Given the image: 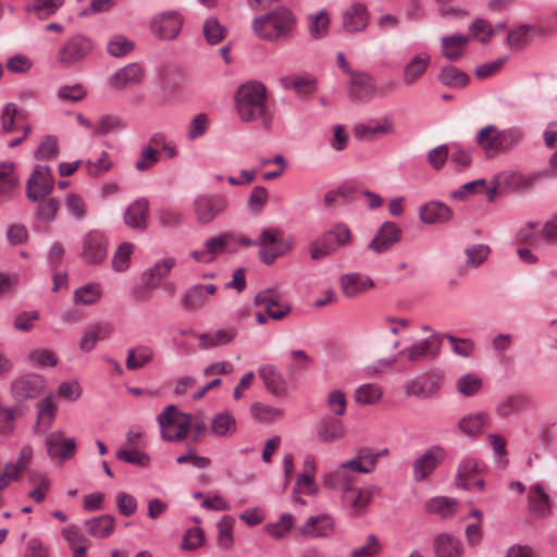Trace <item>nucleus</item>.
Returning <instances> with one entry per match:
<instances>
[{
    "instance_id": "obj_37",
    "label": "nucleus",
    "mask_w": 557,
    "mask_h": 557,
    "mask_svg": "<svg viewBox=\"0 0 557 557\" xmlns=\"http://www.w3.org/2000/svg\"><path fill=\"white\" fill-rule=\"evenodd\" d=\"M211 432L218 437L228 438L237 431V422L228 411H222L212 417Z\"/></svg>"
},
{
    "instance_id": "obj_45",
    "label": "nucleus",
    "mask_w": 557,
    "mask_h": 557,
    "mask_svg": "<svg viewBox=\"0 0 557 557\" xmlns=\"http://www.w3.org/2000/svg\"><path fill=\"white\" fill-rule=\"evenodd\" d=\"M344 435V425L338 420H323L318 431V437L323 443H331L341 440Z\"/></svg>"
},
{
    "instance_id": "obj_23",
    "label": "nucleus",
    "mask_w": 557,
    "mask_h": 557,
    "mask_svg": "<svg viewBox=\"0 0 557 557\" xmlns=\"http://www.w3.org/2000/svg\"><path fill=\"white\" fill-rule=\"evenodd\" d=\"M401 230L394 222L382 224L373 239L369 244V249L374 252H383L400 239Z\"/></svg>"
},
{
    "instance_id": "obj_38",
    "label": "nucleus",
    "mask_w": 557,
    "mask_h": 557,
    "mask_svg": "<svg viewBox=\"0 0 557 557\" xmlns=\"http://www.w3.org/2000/svg\"><path fill=\"white\" fill-rule=\"evenodd\" d=\"M438 82L447 88H463L469 84V75L454 65H445L438 73Z\"/></svg>"
},
{
    "instance_id": "obj_40",
    "label": "nucleus",
    "mask_w": 557,
    "mask_h": 557,
    "mask_svg": "<svg viewBox=\"0 0 557 557\" xmlns=\"http://www.w3.org/2000/svg\"><path fill=\"white\" fill-rule=\"evenodd\" d=\"M153 349L146 345L129 348L127 350L126 368L128 370H138L153 360Z\"/></svg>"
},
{
    "instance_id": "obj_51",
    "label": "nucleus",
    "mask_w": 557,
    "mask_h": 557,
    "mask_svg": "<svg viewBox=\"0 0 557 557\" xmlns=\"http://www.w3.org/2000/svg\"><path fill=\"white\" fill-rule=\"evenodd\" d=\"M482 384L480 376L468 373L457 380L456 388L463 396H473L481 389Z\"/></svg>"
},
{
    "instance_id": "obj_31",
    "label": "nucleus",
    "mask_w": 557,
    "mask_h": 557,
    "mask_svg": "<svg viewBox=\"0 0 557 557\" xmlns=\"http://www.w3.org/2000/svg\"><path fill=\"white\" fill-rule=\"evenodd\" d=\"M343 293L347 297H356L361 293L371 289L374 286L373 281L360 273H349L341 277Z\"/></svg>"
},
{
    "instance_id": "obj_63",
    "label": "nucleus",
    "mask_w": 557,
    "mask_h": 557,
    "mask_svg": "<svg viewBox=\"0 0 557 557\" xmlns=\"http://www.w3.org/2000/svg\"><path fill=\"white\" fill-rule=\"evenodd\" d=\"M465 253L467 256V264L478 267L486 260L490 253V247L483 244L473 245L468 247Z\"/></svg>"
},
{
    "instance_id": "obj_26",
    "label": "nucleus",
    "mask_w": 557,
    "mask_h": 557,
    "mask_svg": "<svg viewBox=\"0 0 557 557\" xmlns=\"http://www.w3.org/2000/svg\"><path fill=\"white\" fill-rule=\"evenodd\" d=\"M441 342L435 335H431L421 343L408 347L400 351V355L407 354V359L411 362H419L426 358H435L440 351Z\"/></svg>"
},
{
    "instance_id": "obj_24",
    "label": "nucleus",
    "mask_w": 557,
    "mask_h": 557,
    "mask_svg": "<svg viewBox=\"0 0 557 557\" xmlns=\"http://www.w3.org/2000/svg\"><path fill=\"white\" fill-rule=\"evenodd\" d=\"M236 336L237 330L234 326L209 331L198 335V347L201 350L212 349L231 343Z\"/></svg>"
},
{
    "instance_id": "obj_64",
    "label": "nucleus",
    "mask_w": 557,
    "mask_h": 557,
    "mask_svg": "<svg viewBox=\"0 0 557 557\" xmlns=\"http://www.w3.org/2000/svg\"><path fill=\"white\" fill-rule=\"evenodd\" d=\"M208 128V116L205 113H198L188 125L187 137L189 140H195L205 135Z\"/></svg>"
},
{
    "instance_id": "obj_50",
    "label": "nucleus",
    "mask_w": 557,
    "mask_h": 557,
    "mask_svg": "<svg viewBox=\"0 0 557 557\" xmlns=\"http://www.w3.org/2000/svg\"><path fill=\"white\" fill-rule=\"evenodd\" d=\"M330 18L325 11L309 16V33L312 38L321 39L327 34Z\"/></svg>"
},
{
    "instance_id": "obj_25",
    "label": "nucleus",
    "mask_w": 557,
    "mask_h": 557,
    "mask_svg": "<svg viewBox=\"0 0 557 557\" xmlns=\"http://www.w3.org/2000/svg\"><path fill=\"white\" fill-rule=\"evenodd\" d=\"M369 14L366 5L354 3L343 13V27L347 33L362 32L368 26Z\"/></svg>"
},
{
    "instance_id": "obj_19",
    "label": "nucleus",
    "mask_w": 557,
    "mask_h": 557,
    "mask_svg": "<svg viewBox=\"0 0 557 557\" xmlns=\"http://www.w3.org/2000/svg\"><path fill=\"white\" fill-rule=\"evenodd\" d=\"M47 453L50 458L59 459L60 462L74 457L76 442L74 438H64L60 433H51L46 437Z\"/></svg>"
},
{
    "instance_id": "obj_9",
    "label": "nucleus",
    "mask_w": 557,
    "mask_h": 557,
    "mask_svg": "<svg viewBox=\"0 0 557 557\" xmlns=\"http://www.w3.org/2000/svg\"><path fill=\"white\" fill-rule=\"evenodd\" d=\"M108 253V240L101 231L92 230L82 238L81 257L87 264L101 263Z\"/></svg>"
},
{
    "instance_id": "obj_59",
    "label": "nucleus",
    "mask_w": 557,
    "mask_h": 557,
    "mask_svg": "<svg viewBox=\"0 0 557 557\" xmlns=\"http://www.w3.org/2000/svg\"><path fill=\"white\" fill-rule=\"evenodd\" d=\"M115 456L121 461L139 467H147L150 461V457L146 453L136 449H120Z\"/></svg>"
},
{
    "instance_id": "obj_41",
    "label": "nucleus",
    "mask_w": 557,
    "mask_h": 557,
    "mask_svg": "<svg viewBox=\"0 0 557 557\" xmlns=\"http://www.w3.org/2000/svg\"><path fill=\"white\" fill-rule=\"evenodd\" d=\"M488 424L487 413L480 411L465 416L458 422L459 430L466 435H475Z\"/></svg>"
},
{
    "instance_id": "obj_42",
    "label": "nucleus",
    "mask_w": 557,
    "mask_h": 557,
    "mask_svg": "<svg viewBox=\"0 0 557 557\" xmlns=\"http://www.w3.org/2000/svg\"><path fill=\"white\" fill-rule=\"evenodd\" d=\"M457 500L445 496H436L425 503L428 513H436L442 518L451 517L457 510Z\"/></svg>"
},
{
    "instance_id": "obj_22",
    "label": "nucleus",
    "mask_w": 557,
    "mask_h": 557,
    "mask_svg": "<svg viewBox=\"0 0 557 557\" xmlns=\"http://www.w3.org/2000/svg\"><path fill=\"white\" fill-rule=\"evenodd\" d=\"M258 373L269 393L276 397L286 396L287 382L275 366L263 364L258 369Z\"/></svg>"
},
{
    "instance_id": "obj_1",
    "label": "nucleus",
    "mask_w": 557,
    "mask_h": 557,
    "mask_svg": "<svg viewBox=\"0 0 557 557\" xmlns=\"http://www.w3.org/2000/svg\"><path fill=\"white\" fill-rule=\"evenodd\" d=\"M235 100L238 116L243 122H257L263 129L270 131L273 112L268 104L264 84L256 81L243 84L236 92Z\"/></svg>"
},
{
    "instance_id": "obj_14",
    "label": "nucleus",
    "mask_w": 557,
    "mask_h": 557,
    "mask_svg": "<svg viewBox=\"0 0 557 557\" xmlns=\"http://www.w3.org/2000/svg\"><path fill=\"white\" fill-rule=\"evenodd\" d=\"M379 487L371 486L368 488L351 487L342 494L343 505L349 510L352 517L362 516L369 506L372 496L379 493Z\"/></svg>"
},
{
    "instance_id": "obj_46",
    "label": "nucleus",
    "mask_w": 557,
    "mask_h": 557,
    "mask_svg": "<svg viewBox=\"0 0 557 557\" xmlns=\"http://www.w3.org/2000/svg\"><path fill=\"white\" fill-rule=\"evenodd\" d=\"M218 546L222 550H231L234 546V537H233V518L230 516H224L218 522Z\"/></svg>"
},
{
    "instance_id": "obj_58",
    "label": "nucleus",
    "mask_w": 557,
    "mask_h": 557,
    "mask_svg": "<svg viewBox=\"0 0 557 557\" xmlns=\"http://www.w3.org/2000/svg\"><path fill=\"white\" fill-rule=\"evenodd\" d=\"M225 28L216 18H208L203 25V34L210 45L219 44L225 36Z\"/></svg>"
},
{
    "instance_id": "obj_3",
    "label": "nucleus",
    "mask_w": 557,
    "mask_h": 557,
    "mask_svg": "<svg viewBox=\"0 0 557 557\" xmlns=\"http://www.w3.org/2000/svg\"><path fill=\"white\" fill-rule=\"evenodd\" d=\"M522 138L523 134L518 128L499 129L497 126L490 124L478 132L475 143L485 158L492 159L517 147Z\"/></svg>"
},
{
    "instance_id": "obj_52",
    "label": "nucleus",
    "mask_w": 557,
    "mask_h": 557,
    "mask_svg": "<svg viewBox=\"0 0 557 557\" xmlns=\"http://www.w3.org/2000/svg\"><path fill=\"white\" fill-rule=\"evenodd\" d=\"M134 49V42L123 35H114L108 41L107 50L114 58L128 54Z\"/></svg>"
},
{
    "instance_id": "obj_17",
    "label": "nucleus",
    "mask_w": 557,
    "mask_h": 557,
    "mask_svg": "<svg viewBox=\"0 0 557 557\" xmlns=\"http://www.w3.org/2000/svg\"><path fill=\"white\" fill-rule=\"evenodd\" d=\"M335 531V521L327 513L310 516L306 522L297 529V533L304 537H329Z\"/></svg>"
},
{
    "instance_id": "obj_39",
    "label": "nucleus",
    "mask_w": 557,
    "mask_h": 557,
    "mask_svg": "<svg viewBox=\"0 0 557 557\" xmlns=\"http://www.w3.org/2000/svg\"><path fill=\"white\" fill-rule=\"evenodd\" d=\"M434 550L436 557H459L462 552V545L457 537L443 533L435 537Z\"/></svg>"
},
{
    "instance_id": "obj_32",
    "label": "nucleus",
    "mask_w": 557,
    "mask_h": 557,
    "mask_svg": "<svg viewBox=\"0 0 557 557\" xmlns=\"http://www.w3.org/2000/svg\"><path fill=\"white\" fill-rule=\"evenodd\" d=\"M143 76L144 72L140 65L137 63H129L116 71L110 78L109 83L114 89H123L127 85L140 83Z\"/></svg>"
},
{
    "instance_id": "obj_20",
    "label": "nucleus",
    "mask_w": 557,
    "mask_h": 557,
    "mask_svg": "<svg viewBox=\"0 0 557 557\" xmlns=\"http://www.w3.org/2000/svg\"><path fill=\"white\" fill-rule=\"evenodd\" d=\"M182 28V18L176 12L162 13L151 22V30L161 39L175 38Z\"/></svg>"
},
{
    "instance_id": "obj_48",
    "label": "nucleus",
    "mask_w": 557,
    "mask_h": 557,
    "mask_svg": "<svg viewBox=\"0 0 557 557\" xmlns=\"http://www.w3.org/2000/svg\"><path fill=\"white\" fill-rule=\"evenodd\" d=\"M383 392L375 384H363L356 389L355 400L361 405H374L382 398Z\"/></svg>"
},
{
    "instance_id": "obj_55",
    "label": "nucleus",
    "mask_w": 557,
    "mask_h": 557,
    "mask_svg": "<svg viewBox=\"0 0 557 557\" xmlns=\"http://www.w3.org/2000/svg\"><path fill=\"white\" fill-rule=\"evenodd\" d=\"M352 200V191L346 187H338L324 195L323 202L326 208L334 205L344 206Z\"/></svg>"
},
{
    "instance_id": "obj_10",
    "label": "nucleus",
    "mask_w": 557,
    "mask_h": 557,
    "mask_svg": "<svg viewBox=\"0 0 557 557\" xmlns=\"http://www.w3.org/2000/svg\"><path fill=\"white\" fill-rule=\"evenodd\" d=\"M53 189V177L48 165H36L26 185V196L30 201L42 200Z\"/></svg>"
},
{
    "instance_id": "obj_2",
    "label": "nucleus",
    "mask_w": 557,
    "mask_h": 557,
    "mask_svg": "<svg viewBox=\"0 0 557 557\" xmlns=\"http://www.w3.org/2000/svg\"><path fill=\"white\" fill-rule=\"evenodd\" d=\"M296 24V16L290 10L277 7L261 16L255 17L251 28L253 34L261 40L283 42L293 36Z\"/></svg>"
},
{
    "instance_id": "obj_54",
    "label": "nucleus",
    "mask_w": 557,
    "mask_h": 557,
    "mask_svg": "<svg viewBox=\"0 0 557 557\" xmlns=\"http://www.w3.org/2000/svg\"><path fill=\"white\" fill-rule=\"evenodd\" d=\"M250 412L258 421H272L283 416V410L269 405L255 403L251 405Z\"/></svg>"
},
{
    "instance_id": "obj_28",
    "label": "nucleus",
    "mask_w": 557,
    "mask_h": 557,
    "mask_svg": "<svg viewBox=\"0 0 557 557\" xmlns=\"http://www.w3.org/2000/svg\"><path fill=\"white\" fill-rule=\"evenodd\" d=\"M216 292V287L213 284L209 285H195L186 290L182 298V306L185 310L191 311L205 306L208 297Z\"/></svg>"
},
{
    "instance_id": "obj_36",
    "label": "nucleus",
    "mask_w": 557,
    "mask_h": 557,
    "mask_svg": "<svg viewBox=\"0 0 557 557\" xmlns=\"http://www.w3.org/2000/svg\"><path fill=\"white\" fill-rule=\"evenodd\" d=\"M530 407V398L524 394H515L503 399L496 407L495 412L500 418H507L527 410Z\"/></svg>"
},
{
    "instance_id": "obj_34",
    "label": "nucleus",
    "mask_w": 557,
    "mask_h": 557,
    "mask_svg": "<svg viewBox=\"0 0 557 557\" xmlns=\"http://www.w3.org/2000/svg\"><path fill=\"white\" fill-rule=\"evenodd\" d=\"M442 53L449 61H457L465 54L466 46L469 42V36L455 34L444 36L441 39Z\"/></svg>"
},
{
    "instance_id": "obj_7",
    "label": "nucleus",
    "mask_w": 557,
    "mask_h": 557,
    "mask_svg": "<svg viewBox=\"0 0 557 557\" xmlns=\"http://www.w3.org/2000/svg\"><path fill=\"white\" fill-rule=\"evenodd\" d=\"M94 48L92 41L81 34L72 36L57 53L59 63L70 66L87 57Z\"/></svg>"
},
{
    "instance_id": "obj_6",
    "label": "nucleus",
    "mask_w": 557,
    "mask_h": 557,
    "mask_svg": "<svg viewBox=\"0 0 557 557\" xmlns=\"http://www.w3.org/2000/svg\"><path fill=\"white\" fill-rule=\"evenodd\" d=\"M253 306L264 310L272 320H283L292 311L290 304L284 295L275 287H270L257 293L252 300Z\"/></svg>"
},
{
    "instance_id": "obj_13",
    "label": "nucleus",
    "mask_w": 557,
    "mask_h": 557,
    "mask_svg": "<svg viewBox=\"0 0 557 557\" xmlns=\"http://www.w3.org/2000/svg\"><path fill=\"white\" fill-rule=\"evenodd\" d=\"M45 379L39 374H26L11 384L12 397L17 403L37 397L45 388Z\"/></svg>"
},
{
    "instance_id": "obj_11",
    "label": "nucleus",
    "mask_w": 557,
    "mask_h": 557,
    "mask_svg": "<svg viewBox=\"0 0 557 557\" xmlns=\"http://www.w3.org/2000/svg\"><path fill=\"white\" fill-rule=\"evenodd\" d=\"M348 97L354 102H368L376 95L373 77L367 72H355L349 76Z\"/></svg>"
},
{
    "instance_id": "obj_18",
    "label": "nucleus",
    "mask_w": 557,
    "mask_h": 557,
    "mask_svg": "<svg viewBox=\"0 0 557 557\" xmlns=\"http://www.w3.org/2000/svg\"><path fill=\"white\" fill-rule=\"evenodd\" d=\"M493 187L487 191L492 197L498 188H508L511 190L527 189L534 185L535 177L529 174H522L513 171H505L493 177Z\"/></svg>"
},
{
    "instance_id": "obj_61",
    "label": "nucleus",
    "mask_w": 557,
    "mask_h": 557,
    "mask_svg": "<svg viewBox=\"0 0 557 557\" xmlns=\"http://www.w3.org/2000/svg\"><path fill=\"white\" fill-rule=\"evenodd\" d=\"M203 531L200 528H190L184 534L181 548L189 552L196 550L203 544Z\"/></svg>"
},
{
    "instance_id": "obj_15",
    "label": "nucleus",
    "mask_w": 557,
    "mask_h": 557,
    "mask_svg": "<svg viewBox=\"0 0 557 557\" xmlns=\"http://www.w3.org/2000/svg\"><path fill=\"white\" fill-rule=\"evenodd\" d=\"M395 133L394 122L389 116L381 120H371L368 123H358L354 126V136L358 140L373 141L381 136Z\"/></svg>"
},
{
    "instance_id": "obj_35",
    "label": "nucleus",
    "mask_w": 557,
    "mask_h": 557,
    "mask_svg": "<svg viewBox=\"0 0 557 557\" xmlns=\"http://www.w3.org/2000/svg\"><path fill=\"white\" fill-rule=\"evenodd\" d=\"M84 525L86 532L92 537L106 539L113 533L115 519L112 515H101L86 520Z\"/></svg>"
},
{
    "instance_id": "obj_57",
    "label": "nucleus",
    "mask_w": 557,
    "mask_h": 557,
    "mask_svg": "<svg viewBox=\"0 0 557 557\" xmlns=\"http://www.w3.org/2000/svg\"><path fill=\"white\" fill-rule=\"evenodd\" d=\"M294 525V517L290 513H283L280 521L268 524L267 532L274 539H282Z\"/></svg>"
},
{
    "instance_id": "obj_27",
    "label": "nucleus",
    "mask_w": 557,
    "mask_h": 557,
    "mask_svg": "<svg viewBox=\"0 0 557 557\" xmlns=\"http://www.w3.org/2000/svg\"><path fill=\"white\" fill-rule=\"evenodd\" d=\"M149 202L146 198L135 200L124 213V222L134 230L144 231L147 228Z\"/></svg>"
},
{
    "instance_id": "obj_60",
    "label": "nucleus",
    "mask_w": 557,
    "mask_h": 557,
    "mask_svg": "<svg viewBox=\"0 0 557 557\" xmlns=\"http://www.w3.org/2000/svg\"><path fill=\"white\" fill-rule=\"evenodd\" d=\"M473 37L478 38L481 42L486 44L494 36V28L486 20L476 18L469 27Z\"/></svg>"
},
{
    "instance_id": "obj_56",
    "label": "nucleus",
    "mask_w": 557,
    "mask_h": 557,
    "mask_svg": "<svg viewBox=\"0 0 557 557\" xmlns=\"http://www.w3.org/2000/svg\"><path fill=\"white\" fill-rule=\"evenodd\" d=\"M58 152L59 146L57 137L48 135L42 139L35 151V158L38 160H49L55 158Z\"/></svg>"
},
{
    "instance_id": "obj_44",
    "label": "nucleus",
    "mask_w": 557,
    "mask_h": 557,
    "mask_svg": "<svg viewBox=\"0 0 557 557\" xmlns=\"http://www.w3.org/2000/svg\"><path fill=\"white\" fill-rule=\"evenodd\" d=\"M481 467L482 465L476 459L465 458L458 467L456 484L465 490H470L471 476L472 474L479 473Z\"/></svg>"
},
{
    "instance_id": "obj_12",
    "label": "nucleus",
    "mask_w": 557,
    "mask_h": 557,
    "mask_svg": "<svg viewBox=\"0 0 557 557\" xmlns=\"http://www.w3.org/2000/svg\"><path fill=\"white\" fill-rule=\"evenodd\" d=\"M446 458V450L438 445L431 446L414 459L412 468L416 481L426 479Z\"/></svg>"
},
{
    "instance_id": "obj_49",
    "label": "nucleus",
    "mask_w": 557,
    "mask_h": 557,
    "mask_svg": "<svg viewBox=\"0 0 557 557\" xmlns=\"http://www.w3.org/2000/svg\"><path fill=\"white\" fill-rule=\"evenodd\" d=\"M63 2L64 0H34L28 10L34 13L37 18L45 20L53 15Z\"/></svg>"
},
{
    "instance_id": "obj_30",
    "label": "nucleus",
    "mask_w": 557,
    "mask_h": 557,
    "mask_svg": "<svg viewBox=\"0 0 557 557\" xmlns=\"http://www.w3.org/2000/svg\"><path fill=\"white\" fill-rule=\"evenodd\" d=\"M430 55L428 53H419L414 55L404 67L403 83L405 86H412L425 74L430 64Z\"/></svg>"
},
{
    "instance_id": "obj_29",
    "label": "nucleus",
    "mask_w": 557,
    "mask_h": 557,
    "mask_svg": "<svg viewBox=\"0 0 557 557\" xmlns=\"http://www.w3.org/2000/svg\"><path fill=\"white\" fill-rule=\"evenodd\" d=\"M419 215L425 224H441L451 219L453 211L442 202L430 201L420 208Z\"/></svg>"
},
{
    "instance_id": "obj_53",
    "label": "nucleus",
    "mask_w": 557,
    "mask_h": 557,
    "mask_svg": "<svg viewBox=\"0 0 557 557\" xmlns=\"http://www.w3.org/2000/svg\"><path fill=\"white\" fill-rule=\"evenodd\" d=\"M280 82L285 89H293L297 94L306 92L307 89L315 83L309 75L285 76L282 77Z\"/></svg>"
},
{
    "instance_id": "obj_43",
    "label": "nucleus",
    "mask_w": 557,
    "mask_h": 557,
    "mask_svg": "<svg viewBox=\"0 0 557 557\" xmlns=\"http://www.w3.org/2000/svg\"><path fill=\"white\" fill-rule=\"evenodd\" d=\"M175 265L174 258H166L157 262L153 267L144 272V282L148 287L156 286L164 276H166Z\"/></svg>"
},
{
    "instance_id": "obj_5",
    "label": "nucleus",
    "mask_w": 557,
    "mask_h": 557,
    "mask_svg": "<svg viewBox=\"0 0 557 557\" xmlns=\"http://www.w3.org/2000/svg\"><path fill=\"white\" fill-rule=\"evenodd\" d=\"M350 240L351 233L348 226L344 223H337L310 244V256L314 260L325 258L339 247L348 245Z\"/></svg>"
},
{
    "instance_id": "obj_4",
    "label": "nucleus",
    "mask_w": 557,
    "mask_h": 557,
    "mask_svg": "<svg viewBox=\"0 0 557 557\" xmlns=\"http://www.w3.org/2000/svg\"><path fill=\"white\" fill-rule=\"evenodd\" d=\"M157 422L163 441L181 442L188 435L190 414L180 411L174 405H169L157 416Z\"/></svg>"
},
{
    "instance_id": "obj_47",
    "label": "nucleus",
    "mask_w": 557,
    "mask_h": 557,
    "mask_svg": "<svg viewBox=\"0 0 557 557\" xmlns=\"http://www.w3.org/2000/svg\"><path fill=\"white\" fill-rule=\"evenodd\" d=\"M101 287L97 283H89L74 292V302L76 305H94L101 297Z\"/></svg>"
},
{
    "instance_id": "obj_62",
    "label": "nucleus",
    "mask_w": 557,
    "mask_h": 557,
    "mask_svg": "<svg viewBox=\"0 0 557 557\" xmlns=\"http://www.w3.org/2000/svg\"><path fill=\"white\" fill-rule=\"evenodd\" d=\"M290 246L285 242H280L277 245L268 248L263 247L259 250V258L264 264H272L278 257L283 256Z\"/></svg>"
},
{
    "instance_id": "obj_8",
    "label": "nucleus",
    "mask_w": 557,
    "mask_h": 557,
    "mask_svg": "<svg viewBox=\"0 0 557 557\" xmlns=\"http://www.w3.org/2000/svg\"><path fill=\"white\" fill-rule=\"evenodd\" d=\"M226 207V199L221 195H200L193 202L196 221L199 224L212 222Z\"/></svg>"
},
{
    "instance_id": "obj_33",
    "label": "nucleus",
    "mask_w": 557,
    "mask_h": 557,
    "mask_svg": "<svg viewBox=\"0 0 557 557\" xmlns=\"http://www.w3.org/2000/svg\"><path fill=\"white\" fill-rule=\"evenodd\" d=\"M356 476L341 465L336 470L327 473L323 478V484L330 490L339 491L342 494L346 490L354 487Z\"/></svg>"
},
{
    "instance_id": "obj_21",
    "label": "nucleus",
    "mask_w": 557,
    "mask_h": 557,
    "mask_svg": "<svg viewBox=\"0 0 557 557\" xmlns=\"http://www.w3.org/2000/svg\"><path fill=\"white\" fill-rule=\"evenodd\" d=\"M528 508L534 519H544L552 512L550 498L541 484L530 486Z\"/></svg>"
},
{
    "instance_id": "obj_16",
    "label": "nucleus",
    "mask_w": 557,
    "mask_h": 557,
    "mask_svg": "<svg viewBox=\"0 0 557 557\" xmlns=\"http://www.w3.org/2000/svg\"><path fill=\"white\" fill-rule=\"evenodd\" d=\"M235 236L232 233H222L220 235L208 238L205 242L203 250H194L190 256L194 260L201 263H209L220 256L225 248L235 243Z\"/></svg>"
}]
</instances>
